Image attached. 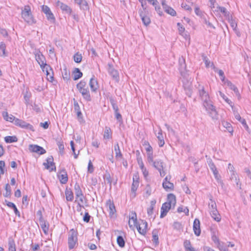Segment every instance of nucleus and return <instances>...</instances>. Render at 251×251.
Segmentation results:
<instances>
[{
    "label": "nucleus",
    "mask_w": 251,
    "mask_h": 251,
    "mask_svg": "<svg viewBox=\"0 0 251 251\" xmlns=\"http://www.w3.org/2000/svg\"><path fill=\"white\" fill-rule=\"evenodd\" d=\"M21 15L22 18L28 24H34L36 23L31 13L29 5H26L24 6V9L22 10Z\"/></svg>",
    "instance_id": "obj_1"
},
{
    "label": "nucleus",
    "mask_w": 251,
    "mask_h": 251,
    "mask_svg": "<svg viewBox=\"0 0 251 251\" xmlns=\"http://www.w3.org/2000/svg\"><path fill=\"white\" fill-rule=\"evenodd\" d=\"M176 202V196L172 193L169 194L167 196V201L162 204L161 208L169 211L171 208H175Z\"/></svg>",
    "instance_id": "obj_2"
},
{
    "label": "nucleus",
    "mask_w": 251,
    "mask_h": 251,
    "mask_svg": "<svg viewBox=\"0 0 251 251\" xmlns=\"http://www.w3.org/2000/svg\"><path fill=\"white\" fill-rule=\"evenodd\" d=\"M77 243V232L74 229L70 230L68 235V247L69 250L73 249Z\"/></svg>",
    "instance_id": "obj_3"
},
{
    "label": "nucleus",
    "mask_w": 251,
    "mask_h": 251,
    "mask_svg": "<svg viewBox=\"0 0 251 251\" xmlns=\"http://www.w3.org/2000/svg\"><path fill=\"white\" fill-rule=\"evenodd\" d=\"M199 95L201 100L203 101V106H206L210 103H211L209 98V94L206 92L203 86H199Z\"/></svg>",
    "instance_id": "obj_4"
},
{
    "label": "nucleus",
    "mask_w": 251,
    "mask_h": 251,
    "mask_svg": "<svg viewBox=\"0 0 251 251\" xmlns=\"http://www.w3.org/2000/svg\"><path fill=\"white\" fill-rule=\"evenodd\" d=\"M35 59L43 71H44L45 68H47V69L50 68V71H51V68L50 65L46 63L45 57L40 51L35 54Z\"/></svg>",
    "instance_id": "obj_5"
},
{
    "label": "nucleus",
    "mask_w": 251,
    "mask_h": 251,
    "mask_svg": "<svg viewBox=\"0 0 251 251\" xmlns=\"http://www.w3.org/2000/svg\"><path fill=\"white\" fill-rule=\"evenodd\" d=\"M137 228L138 232L141 235H145L147 233L148 227V223L143 220H140V221L135 225Z\"/></svg>",
    "instance_id": "obj_6"
},
{
    "label": "nucleus",
    "mask_w": 251,
    "mask_h": 251,
    "mask_svg": "<svg viewBox=\"0 0 251 251\" xmlns=\"http://www.w3.org/2000/svg\"><path fill=\"white\" fill-rule=\"evenodd\" d=\"M42 10L45 14L48 21L52 23L55 22V18L50 8L47 5H43L42 6Z\"/></svg>",
    "instance_id": "obj_7"
},
{
    "label": "nucleus",
    "mask_w": 251,
    "mask_h": 251,
    "mask_svg": "<svg viewBox=\"0 0 251 251\" xmlns=\"http://www.w3.org/2000/svg\"><path fill=\"white\" fill-rule=\"evenodd\" d=\"M206 111H208L209 116L212 118L213 120H217L218 115V113L215 109V107L213 105L210 103L206 106H204Z\"/></svg>",
    "instance_id": "obj_8"
},
{
    "label": "nucleus",
    "mask_w": 251,
    "mask_h": 251,
    "mask_svg": "<svg viewBox=\"0 0 251 251\" xmlns=\"http://www.w3.org/2000/svg\"><path fill=\"white\" fill-rule=\"evenodd\" d=\"M14 124L17 126H19L22 128L29 129L31 131H34L33 126L30 124L27 123L25 121L16 118L14 121Z\"/></svg>",
    "instance_id": "obj_9"
},
{
    "label": "nucleus",
    "mask_w": 251,
    "mask_h": 251,
    "mask_svg": "<svg viewBox=\"0 0 251 251\" xmlns=\"http://www.w3.org/2000/svg\"><path fill=\"white\" fill-rule=\"evenodd\" d=\"M108 72L109 74L112 77L113 79L115 80L116 82L119 80V75L118 71L114 68L111 63L108 64Z\"/></svg>",
    "instance_id": "obj_10"
},
{
    "label": "nucleus",
    "mask_w": 251,
    "mask_h": 251,
    "mask_svg": "<svg viewBox=\"0 0 251 251\" xmlns=\"http://www.w3.org/2000/svg\"><path fill=\"white\" fill-rule=\"evenodd\" d=\"M46 163H44L43 165L45 167L46 169L50 170V172L55 171L56 167L55 163L53 162V158L52 156H50L47 158Z\"/></svg>",
    "instance_id": "obj_11"
},
{
    "label": "nucleus",
    "mask_w": 251,
    "mask_h": 251,
    "mask_svg": "<svg viewBox=\"0 0 251 251\" xmlns=\"http://www.w3.org/2000/svg\"><path fill=\"white\" fill-rule=\"evenodd\" d=\"M28 150L32 152H36L40 155L44 154L46 152V150L43 147L37 145H29Z\"/></svg>",
    "instance_id": "obj_12"
},
{
    "label": "nucleus",
    "mask_w": 251,
    "mask_h": 251,
    "mask_svg": "<svg viewBox=\"0 0 251 251\" xmlns=\"http://www.w3.org/2000/svg\"><path fill=\"white\" fill-rule=\"evenodd\" d=\"M56 5L60 8L63 13L68 14L70 15H72V9L68 5L58 0L56 2Z\"/></svg>",
    "instance_id": "obj_13"
},
{
    "label": "nucleus",
    "mask_w": 251,
    "mask_h": 251,
    "mask_svg": "<svg viewBox=\"0 0 251 251\" xmlns=\"http://www.w3.org/2000/svg\"><path fill=\"white\" fill-rule=\"evenodd\" d=\"M208 164L209 165V168L212 171L214 177L216 179H218L219 178H221L220 175L219 174L218 171L217 169L216 166L214 163L212 161V160L210 159L207 161Z\"/></svg>",
    "instance_id": "obj_14"
},
{
    "label": "nucleus",
    "mask_w": 251,
    "mask_h": 251,
    "mask_svg": "<svg viewBox=\"0 0 251 251\" xmlns=\"http://www.w3.org/2000/svg\"><path fill=\"white\" fill-rule=\"evenodd\" d=\"M58 177L61 183L66 184L67 182L68 177L65 169H63L60 171L59 174L58 175Z\"/></svg>",
    "instance_id": "obj_15"
},
{
    "label": "nucleus",
    "mask_w": 251,
    "mask_h": 251,
    "mask_svg": "<svg viewBox=\"0 0 251 251\" xmlns=\"http://www.w3.org/2000/svg\"><path fill=\"white\" fill-rule=\"evenodd\" d=\"M193 230L196 236H200L201 233V230L200 228V222L198 219H195L194 221Z\"/></svg>",
    "instance_id": "obj_16"
},
{
    "label": "nucleus",
    "mask_w": 251,
    "mask_h": 251,
    "mask_svg": "<svg viewBox=\"0 0 251 251\" xmlns=\"http://www.w3.org/2000/svg\"><path fill=\"white\" fill-rule=\"evenodd\" d=\"M106 205L108 208L109 215L112 216L116 212L113 201H111L110 200H108L106 201Z\"/></svg>",
    "instance_id": "obj_17"
},
{
    "label": "nucleus",
    "mask_w": 251,
    "mask_h": 251,
    "mask_svg": "<svg viewBox=\"0 0 251 251\" xmlns=\"http://www.w3.org/2000/svg\"><path fill=\"white\" fill-rule=\"evenodd\" d=\"M95 76H93L89 81V86L92 92H96L99 86L97 81L95 79Z\"/></svg>",
    "instance_id": "obj_18"
},
{
    "label": "nucleus",
    "mask_w": 251,
    "mask_h": 251,
    "mask_svg": "<svg viewBox=\"0 0 251 251\" xmlns=\"http://www.w3.org/2000/svg\"><path fill=\"white\" fill-rule=\"evenodd\" d=\"M81 94L83 98L87 101H90L92 100L88 88L79 91Z\"/></svg>",
    "instance_id": "obj_19"
},
{
    "label": "nucleus",
    "mask_w": 251,
    "mask_h": 251,
    "mask_svg": "<svg viewBox=\"0 0 251 251\" xmlns=\"http://www.w3.org/2000/svg\"><path fill=\"white\" fill-rule=\"evenodd\" d=\"M39 222L44 233L45 234H47L49 229V224L48 222L44 219L39 221Z\"/></svg>",
    "instance_id": "obj_20"
},
{
    "label": "nucleus",
    "mask_w": 251,
    "mask_h": 251,
    "mask_svg": "<svg viewBox=\"0 0 251 251\" xmlns=\"http://www.w3.org/2000/svg\"><path fill=\"white\" fill-rule=\"evenodd\" d=\"M76 4H78L80 8L83 10H87L89 7L88 3L86 0H74Z\"/></svg>",
    "instance_id": "obj_21"
},
{
    "label": "nucleus",
    "mask_w": 251,
    "mask_h": 251,
    "mask_svg": "<svg viewBox=\"0 0 251 251\" xmlns=\"http://www.w3.org/2000/svg\"><path fill=\"white\" fill-rule=\"evenodd\" d=\"M5 202L9 208L13 209L16 215L18 216L19 217H20V213L14 203L8 201L7 200H5Z\"/></svg>",
    "instance_id": "obj_22"
},
{
    "label": "nucleus",
    "mask_w": 251,
    "mask_h": 251,
    "mask_svg": "<svg viewBox=\"0 0 251 251\" xmlns=\"http://www.w3.org/2000/svg\"><path fill=\"white\" fill-rule=\"evenodd\" d=\"M129 220L128 222V225L130 227L132 226V225H131V222L130 220L133 221V224L134 226L136 225L137 223H138L137 220V215L135 212L132 211L130 213L129 215Z\"/></svg>",
    "instance_id": "obj_23"
},
{
    "label": "nucleus",
    "mask_w": 251,
    "mask_h": 251,
    "mask_svg": "<svg viewBox=\"0 0 251 251\" xmlns=\"http://www.w3.org/2000/svg\"><path fill=\"white\" fill-rule=\"evenodd\" d=\"M179 71L182 74L186 70V65L185 59L182 56L179 58Z\"/></svg>",
    "instance_id": "obj_24"
},
{
    "label": "nucleus",
    "mask_w": 251,
    "mask_h": 251,
    "mask_svg": "<svg viewBox=\"0 0 251 251\" xmlns=\"http://www.w3.org/2000/svg\"><path fill=\"white\" fill-rule=\"evenodd\" d=\"M151 163L152 164L153 166L158 171H160V170H162L164 168L163 162L161 160H156Z\"/></svg>",
    "instance_id": "obj_25"
},
{
    "label": "nucleus",
    "mask_w": 251,
    "mask_h": 251,
    "mask_svg": "<svg viewBox=\"0 0 251 251\" xmlns=\"http://www.w3.org/2000/svg\"><path fill=\"white\" fill-rule=\"evenodd\" d=\"M210 215L212 218L217 222H220L221 220V217L219 213L218 210H211L210 211Z\"/></svg>",
    "instance_id": "obj_26"
},
{
    "label": "nucleus",
    "mask_w": 251,
    "mask_h": 251,
    "mask_svg": "<svg viewBox=\"0 0 251 251\" xmlns=\"http://www.w3.org/2000/svg\"><path fill=\"white\" fill-rule=\"evenodd\" d=\"M2 116L4 120L10 122L15 121L16 118L12 115H8L7 112L4 111L2 112Z\"/></svg>",
    "instance_id": "obj_27"
},
{
    "label": "nucleus",
    "mask_w": 251,
    "mask_h": 251,
    "mask_svg": "<svg viewBox=\"0 0 251 251\" xmlns=\"http://www.w3.org/2000/svg\"><path fill=\"white\" fill-rule=\"evenodd\" d=\"M158 233V231L156 229H153L152 231V241L153 243L155 244V246H157L159 244Z\"/></svg>",
    "instance_id": "obj_28"
},
{
    "label": "nucleus",
    "mask_w": 251,
    "mask_h": 251,
    "mask_svg": "<svg viewBox=\"0 0 251 251\" xmlns=\"http://www.w3.org/2000/svg\"><path fill=\"white\" fill-rule=\"evenodd\" d=\"M8 250L9 251H16V245L14 239L12 237L8 239Z\"/></svg>",
    "instance_id": "obj_29"
},
{
    "label": "nucleus",
    "mask_w": 251,
    "mask_h": 251,
    "mask_svg": "<svg viewBox=\"0 0 251 251\" xmlns=\"http://www.w3.org/2000/svg\"><path fill=\"white\" fill-rule=\"evenodd\" d=\"M162 186L163 188L165 189L166 191L174 190V184L173 183L170 182V181H163L162 183Z\"/></svg>",
    "instance_id": "obj_30"
},
{
    "label": "nucleus",
    "mask_w": 251,
    "mask_h": 251,
    "mask_svg": "<svg viewBox=\"0 0 251 251\" xmlns=\"http://www.w3.org/2000/svg\"><path fill=\"white\" fill-rule=\"evenodd\" d=\"M75 193V199H77L79 196L82 195L83 193L78 183H75L74 187Z\"/></svg>",
    "instance_id": "obj_31"
},
{
    "label": "nucleus",
    "mask_w": 251,
    "mask_h": 251,
    "mask_svg": "<svg viewBox=\"0 0 251 251\" xmlns=\"http://www.w3.org/2000/svg\"><path fill=\"white\" fill-rule=\"evenodd\" d=\"M6 45L3 42L0 43V56H6L7 54L6 51Z\"/></svg>",
    "instance_id": "obj_32"
},
{
    "label": "nucleus",
    "mask_w": 251,
    "mask_h": 251,
    "mask_svg": "<svg viewBox=\"0 0 251 251\" xmlns=\"http://www.w3.org/2000/svg\"><path fill=\"white\" fill-rule=\"evenodd\" d=\"M66 198L67 201H72L74 199V194L70 189L66 188L65 190Z\"/></svg>",
    "instance_id": "obj_33"
},
{
    "label": "nucleus",
    "mask_w": 251,
    "mask_h": 251,
    "mask_svg": "<svg viewBox=\"0 0 251 251\" xmlns=\"http://www.w3.org/2000/svg\"><path fill=\"white\" fill-rule=\"evenodd\" d=\"M217 8L219 11L224 15L226 19H229V16L231 15L230 14V13L227 11L225 7L218 6Z\"/></svg>",
    "instance_id": "obj_34"
},
{
    "label": "nucleus",
    "mask_w": 251,
    "mask_h": 251,
    "mask_svg": "<svg viewBox=\"0 0 251 251\" xmlns=\"http://www.w3.org/2000/svg\"><path fill=\"white\" fill-rule=\"evenodd\" d=\"M74 75L73 79L74 80H76L82 76V73L78 68H75L74 71Z\"/></svg>",
    "instance_id": "obj_35"
},
{
    "label": "nucleus",
    "mask_w": 251,
    "mask_h": 251,
    "mask_svg": "<svg viewBox=\"0 0 251 251\" xmlns=\"http://www.w3.org/2000/svg\"><path fill=\"white\" fill-rule=\"evenodd\" d=\"M114 150L115 151L116 155L115 157L116 158H122L123 157V155L121 152L120 147L119 146L118 143H117L114 146Z\"/></svg>",
    "instance_id": "obj_36"
},
{
    "label": "nucleus",
    "mask_w": 251,
    "mask_h": 251,
    "mask_svg": "<svg viewBox=\"0 0 251 251\" xmlns=\"http://www.w3.org/2000/svg\"><path fill=\"white\" fill-rule=\"evenodd\" d=\"M156 202V201L155 200L151 201V205L147 209V213L149 216H151L153 214V210L154 209Z\"/></svg>",
    "instance_id": "obj_37"
},
{
    "label": "nucleus",
    "mask_w": 251,
    "mask_h": 251,
    "mask_svg": "<svg viewBox=\"0 0 251 251\" xmlns=\"http://www.w3.org/2000/svg\"><path fill=\"white\" fill-rule=\"evenodd\" d=\"M4 141L6 143L16 142L18 138L16 136H7L4 137Z\"/></svg>",
    "instance_id": "obj_38"
},
{
    "label": "nucleus",
    "mask_w": 251,
    "mask_h": 251,
    "mask_svg": "<svg viewBox=\"0 0 251 251\" xmlns=\"http://www.w3.org/2000/svg\"><path fill=\"white\" fill-rule=\"evenodd\" d=\"M209 200H210V202H209L208 206H209L210 210L211 211V210H217V208L216 203L215 201L213 200L212 197L211 196H210V197Z\"/></svg>",
    "instance_id": "obj_39"
},
{
    "label": "nucleus",
    "mask_w": 251,
    "mask_h": 251,
    "mask_svg": "<svg viewBox=\"0 0 251 251\" xmlns=\"http://www.w3.org/2000/svg\"><path fill=\"white\" fill-rule=\"evenodd\" d=\"M76 88L78 91L88 88L86 85V82L84 80H81L76 85Z\"/></svg>",
    "instance_id": "obj_40"
},
{
    "label": "nucleus",
    "mask_w": 251,
    "mask_h": 251,
    "mask_svg": "<svg viewBox=\"0 0 251 251\" xmlns=\"http://www.w3.org/2000/svg\"><path fill=\"white\" fill-rule=\"evenodd\" d=\"M222 125L224 126V127H225L229 132H230V133L233 132V128L231 126V125L230 123H229L226 121H223L222 122Z\"/></svg>",
    "instance_id": "obj_41"
},
{
    "label": "nucleus",
    "mask_w": 251,
    "mask_h": 251,
    "mask_svg": "<svg viewBox=\"0 0 251 251\" xmlns=\"http://www.w3.org/2000/svg\"><path fill=\"white\" fill-rule=\"evenodd\" d=\"M229 23L230 25V26L234 30H236V28H237V25L236 22L233 19L232 15L230 16L229 19H226Z\"/></svg>",
    "instance_id": "obj_42"
},
{
    "label": "nucleus",
    "mask_w": 251,
    "mask_h": 251,
    "mask_svg": "<svg viewBox=\"0 0 251 251\" xmlns=\"http://www.w3.org/2000/svg\"><path fill=\"white\" fill-rule=\"evenodd\" d=\"M62 76L63 79L66 80H69L70 79V72L68 71L66 67L63 69Z\"/></svg>",
    "instance_id": "obj_43"
},
{
    "label": "nucleus",
    "mask_w": 251,
    "mask_h": 251,
    "mask_svg": "<svg viewBox=\"0 0 251 251\" xmlns=\"http://www.w3.org/2000/svg\"><path fill=\"white\" fill-rule=\"evenodd\" d=\"M164 11L172 16H175L176 15V11L168 5L164 9Z\"/></svg>",
    "instance_id": "obj_44"
},
{
    "label": "nucleus",
    "mask_w": 251,
    "mask_h": 251,
    "mask_svg": "<svg viewBox=\"0 0 251 251\" xmlns=\"http://www.w3.org/2000/svg\"><path fill=\"white\" fill-rule=\"evenodd\" d=\"M45 69H46L47 79L50 81H52L53 80L52 70L51 69V71H50V68L47 69V68H45Z\"/></svg>",
    "instance_id": "obj_45"
},
{
    "label": "nucleus",
    "mask_w": 251,
    "mask_h": 251,
    "mask_svg": "<svg viewBox=\"0 0 251 251\" xmlns=\"http://www.w3.org/2000/svg\"><path fill=\"white\" fill-rule=\"evenodd\" d=\"M5 189L6 192L3 194V196L4 197H6V198L10 197V196L11 195V187L8 183H7L5 185Z\"/></svg>",
    "instance_id": "obj_46"
},
{
    "label": "nucleus",
    "mask_w": 251,
    "mask_h": 251,
    "mask_svg": "<svg viewBox=\"0 0 251 251\" xmlns=\"http://www.w3.org/2000/svg\"><path fill=\"white\" fill-rule=\"evenodd\" d=\"M117 242L119 247L124 248L125 246V241L122 236H118L117 238Z\"/></svg>",
    "instance_id": "obj_47"
},
{
    "label": "nucleus",
    "mask_w": 251,
    "mask_h": 251,
    "mask_svg": "<svg viewBox=\"0 0 251 251\" xmlns=\"http://www.w3.org/2000/svg\"><path fill=\"white\" fill-rule=\"evenodd\" d=\"M103 137L105 139H109L111 138V131L109 127L107 126L105 127Z\"/></svg>",
    "instance_id": "obj_48"
},
{
    "label": "nucleus",
    "mask_w": 251,
    "mask_h": 251,
    "mask_svg": "<svg viewBox=\"0 0 251 251\" xmlns=\"http://www.w3.org/2000/svg\"><path fill=\"white\" fill-rule=\"evenodd\" d=\"M84 198L83 194L82 195L79 196L77 199H76L75 201L78 200L79 202H78L77 206L79 207V209L78 208H77L78 211H80L81 207H83V206L81 204V203H83V199Z\"/></svg>",
    "instance_id": "obj_49"
},
{
    "label": "nucleus",
    "mask_w": 251,
    "mask_h": 251,
    "mask_svg": "<svg viewBox=\"0 0 251 251\" xmlns=\"http://www.w3.org/2000/svg\"><path fill=\"white\" fill-rule=\"evenodd\" d=\"M82 56L81 54L79 52H76L74 55V60L77 63H80L82 60Z\"/></svg>",
    "instance_id": "obj_50"
},
{
    "label": "nucleus",
    "mask_w": 251,
    "mask_h": 251,
    "mask_svg": "<svg viewBox=\"0 0 251 251\" xmlns=\"http://www.w3.org/2000/svg\"><path fill=\"white\" fill-rule=\"evenodd\" d=\"M139 182H133L131 186V192L134 194L133 196L135 197L136 194L135 192L138 187Z\"/></svg>",
    "instance_id": "obj_51"
},
{
    "label": "nucleus",
    "mask_w": 251,
    "mask_h": 251,
    "mask_svg": "<svg viewBox=\"0 0 251 251\" xmlns=\"http://www.w3.org/2000/svg\"><path fill=\"white\" fill-rule=\"evenodd\" d=\"M230 178L231 180H234L236 183L237 186L238 187L239 180L237 178V174L235 172L231 173Z\"/></svg>",
    "instance_id": "obj_52"
},
{
    "label": "nucleus",
    "mask_w": 251,
    "mask_h": 251,
    "mask_svg": "<svg viewBox=\"0 0 251 251\" xmlns=\"http://www.w3.org/2000/svg\"><path fill=\"white\" fill-rule=\"evenodd\" d=\"M202 57L203 61L205 63L206 67L209 68V67H211V65L212 63L210 62V61L208 60L207 57L204 54L202 55Z\"/></svg>",
    "instance_id": "obj_53"
},
{
    "label": "nucleus",
    "mask_w": 251,
    "mask_h": 251,
    "mask_svg": "<svg viewBox=\"0 0 251 251\" xmlns=\"http://www.w3.org/2000/svg\"><path fill=\"white\" fill-rule=\"evenodd\" d=\"M32 109L35 111L36 113H40L42 111L41 106L40 105L34 103L32 105Z\"/></svg>",
    "instance_id": "obj_54"
},
{
    "label": "nucleus",
    "mask_w": 251,
    "mask_h": 251,
    "mask_svg": "<svg viewBox=\"0 0 251 251\" xmlns=\"http://www.w3.org/2000/svg\"><path fill=\"white\" fill-rule=\"evenodd\" d=\"M110 102L112 106L113 109L115 112H117L119 110L118 106L117 105L115 100L113 99H110Z\"/></svg>",
    "instance_id": "obj_55"
},
{
    "label": "nucleus",
    "mask_w": 251,
    "mask_h": 251,
    "mask_svg": "<svg viewBox=\"0 0 251 251\" xmlns=\"http://www.w3.org/2000/svg\"><path fill=\"white\" fill-rule=\"evenodd\" d=\"M141 18L142 19V22L145 25H148L150 24L151 20L149 17L145 16L141 17Z\"/></svg>",
    "instance_id": "obj_56"
},
{
    "label": "nucleus",
    "mask_w": 251,
    "mask_h": 251,
    "mask_svg": "<svg viewBox=\"0 0 251 251\" xmlns=\"http://www.w3.org/2000/svg\"><path fill=\"white\" fill-rule=\"evenodd\" d=\"M234 116L236 119L240 122L242 125H245V122H246L245 119L241 118L239 113H235Z\"/></svg>",
    "instance_id": "obj_57"
},
{
    "label": "nucleus",
    "mask_w": 251,
    "mask_h": 251,
    "mask_svg": "<svg viewBox=\"0 0 251 251\" xmlns=\"http://www.w3.org/2000/svg\"><path fill=\"white\" fill-rule=\"evenodd\" d=\"M104 179H106V181H107V182L109 184L110 186L111 187L112 180H111V178L110 176V175L108 172H106V173H105V174L104 176Z\"/></svg>",
    "instance_id": "obj_58"
},
{
    "label": "nucleus",
    "mask_w": 251,
    "mask_h": 251,
    "mask_svg": "<svg viewBox=\"0 0 251 251\" xmlns=\"http://www.w3.org/2000/svg\"><path fill=\"white\" fill-rule=\"evenodd\" d=\"M57 146L58 147V149H59L60 153L61 154H63L64 153V149L63 142L62 141H58L57 142Z\"/></svg>",
    "instance_id": "obj_59"
},
{
    "label": "nucleus",
    "mask_w": 251,
    "mask_h": 251,
    "mask_svg": "<svg viewBox=\"0 0 251 251\" xmlns=\"http://www.w3.org/2000/svg\"><path fill=\"white\" fill-rule=\"evenodd\" d=\"M31 97V95L30 94H28L27 92H26L24 95V100H25V104L27 105L29 103V100Z\"/></svg>",
    "instance_id": "obj_60"
},
{
    "label": "nucleus",
    "mask_w": 251,
    "mask_h": 251,
    "mask_svg": "<svg viewBox=\"0 0 251 251\" xmlns=\"http://www.w3.org/2000/svg\"><path fill=\"white\" fill-rule=\"evenodd\" d=\"M147 159L149 163H151L153 162V151L147 153Z\"/></svg>",
    "instance_id": "obj_61"
},
{
    "label": "nucleus",
    "mask_w": 251,
    "mask_h": 251,
    "mask_svg": "<svg viewBox=\"0 0 251 251\" xmlns=\"http://www.w3.org/2000/svg\"><path fill=\"white\" fill-rule=\"evenodd\" d=\"M203 23L206 24L208 27L214 29L215 26L210 23L209 21H207V19L203 17L202 19Z\"/></svg>",
    "instance_id": "obj_62"
},
{
    "label": "nucleus",
    "mask_w": 251,
    "mask_h": 251,
    "mask_svg": "<svg viewBox=\"0 0 251 251\" xmlns=\"http://www.w3.org/2000/svg\"><path fill=\"white\" fill-rule=\"evenodd\" d=\"M183 246L185 250H187L189 248H191L192 247L190 241L188 240H185L184 241Z\"/></svg>",
    "instance_id": "obj_63"
},
{
    "label": "nucleus",
    "mask_w": 251,
    "mask_h": 251,
    "mask_svg": "<svg viewBox=\"0 0 251 251\" xmlns=\"http://www.w3.org/2000/svg\"><path fill=\"white\" fill-rule=\"evenodd\" d=\"M145 190L146 192V196L147 197L151 195V188L149 184L146 185Z\"/></svg>",
    "instance_id": "obj_64"
}]
</instances>
